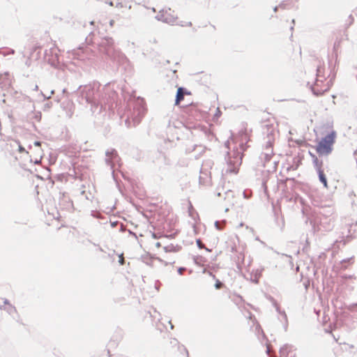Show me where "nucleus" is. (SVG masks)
<instances>
[{"instance_id":"nucleus-1","label":"nucleus","mask_w":357,"mask_h":357,"mask_svg":"<svg viewBox=\"0 0 357 357\" xmlns=\"http://www.w3.org/2000/svg\"><path fill=\"white\" fill-rule=\"evenodd\" d=\"M77 100L80 104H89L94 113H100L106 105L112 104L116 98V93L109 86L100 87L98 82L79 86L77 90Z\"/></svg>"},{"instance_id":"nucleus-2","label":"nucleus","mask_w":357,"mask_h":357,"mask_svg":"<svg viewBox=\"0 0 357 357\" xmlns=\"http://www.w3.org/2000/svg\"><path fill=\"white\" fill-rule=\"evenodd\" d=\"M114 40L110 37L102 39L99 44L100 52L117 64H125L128 62V58L119 50L114 47Z\"/></svg>"},{"instance_id":"nucleus-3","label":"nucleus","mask_w":357,"mask_h":357,"mask_svg":"<svg viewBox=\"0 0 357 357\" xmlns=\"http://www.w3.org/2000/svg\"><path fill=\"white\" fill-rule=\"evenodd\" d=\"M129 109L127 112V119L125 121L127 127L136 126L138 125L144 116L146 109L143 100L138 99L132 105H129Z\"/></svg>"},{"instance_id":"nucleus-4","label":"nucleus","mask_w":357,"mask_h":357,"mask_svg":"<svg viewBox=\"0 0 357 357\" xmlns=\"http://www.w3.org/2000/svg\"><path fill=\"white\" fill-rule=\"evenodd\" d=\"M335 136L336 132L332 131L321 138L316 148V151L319 155H328L332 152Z\"/></svg>"},{"instance_id":"nucleus-5","label":"nucleus","mask_w":357,"mask_h":357,"mask_svg":"<svg viewBox=\"0 0 357 357\" xmlns=\"http://www.w3.org/2000/svg\"><path fill=\"white\" fill-rule=\"evenodd\" d=\"M242 158L243 153L238 150L234 151L232 156H231L230 153L227 152V157L225 158L227 167L225 169H223L225 174H237L238 171V167L242 163Z\"/></svg>"},{"instance_id":"nucleus-6","label":"nucleus","mask_w":357,"mask_h":357,"mask_svg":"<svg viewBox=\"0 0 357 357\" xmlns=\"http://www.w3.org/2000/svg\"><path fill=\"white\" fill-rule=\"evenodd\" d=\"M324 68H322L321 66H317V79L315 81L314 86H311V89L312 93L317 96H321L322 95L325 91L328 90V88H319V82H323L325 80V75L324 74Z\"/></svg>"},{"instance_id":"nucleus-7","label":"nucleus","mask_w":357,"mask_h":357,"mask_svg":"<svg viewBox=\"0 0 357 357\" xmlns=\"http://www.w3.org/2000/svg\"><path fill=\"white\" fill-rule=\"evenodd\" d=\"M277 133L278 132L273 125H266L263 128V135L265 136L264 143L273 144Z\"/></svg>"},{"instance_id":"nucleus-8","label":"nucleus","mask_w":357,"mask_h":357,"mask_svg":"<svg viewBox=\"0 0 357 357\" xmlns=\"http://www.w3.org/2000/svg\"><path fill=\"white\" fill-rule=\"evenodd\" d=\"M105 163L107 166H109L112 169L114 166V163L118 162L119 157L117 151L114 149H107L105 152Z\"/></svg>"},{"instance_id":"nucleus-9","label":"nucleus","mask_w":357,"mask_h":357,"mask_svg":"<svg viewBox=\"0 0 357 357\" xmlns=\"http://www.w3.org/2000/svg\"><path fill=\"white\" fill-rule=\"evenodd\" d=\"M166 9L167 13H165V20H164V23L168 24H174L178 17L174 14V11L172 10L170 8H165Z\"/></svg>"},{"instance_id":"nucleus-10","label":"nucleus","mask_w":357,"mask_h":357,"mask_svg":"<svg viewBox=\"0 0 357 357\" xmlns=\"http://www.w3.org/2000/svg\"><path fill=\"white\" fill-rule=\"evenodd\" d=\"M186 112L195 120H198L202 117L200 112L197 109V107L195 105H191L187 108Z\"/></svg>"},{"instance_id":"nucleus-11","label":"nucleus","mask_w":357,"mask_h":357,"mask_svg":"<svg viewBox=\"0 0 357 357\" xmlns=\"http://www.w3.org/2000/svg\"><path fill=\"white\" fill-rule=\"evenodd\" d=\"M188 92L183 87H179L176 91L175 105H178L181 101L183 100L184 96Z\"/></svg>"},{"instance_id":"nucleus-12","label":"nucleus","mask_w":357,"mask_h":357,"mask_svg":"<svg viewBox=\"0 0 357 357\" xmlns=\"http://www.w3.org/2000/svg\"><path fill=\"white\" fill-rule=\"evenodd\" d=\"M310 154L312 159L313 166H314L315 170L317 171V172H319V170H323L322 169V166H323L322 160H319L314 154H312L311 153H310Z\"/></svg>"},{"instance_id":"nucleus-13","label":"nucleus","mask_w":357,"mask_h":357,"mask_svg":"<svg viewBox=\"0 0 357 357\" xmlns=\"http://www.w3.org/2000/svg\"><path fill=\"white\" fill-rule=\"evenodd\" d=\"M271 299H272V301H273V305L275 307L276 311L283 317V318H284V319L285 321L284 328H285V329H287V316L285 312L284 311H281L280 308V306L278 305L277 302L273 298Z\"/></svg>"},{"instance_id":"nucleus-14","label":"nucleus","mask_w":357,"mask_h":357,"mask_svg":"<svg viewBox=\"0 0 357 357\" xmlns=\"http://www.w3.org/2000/svg\"><path fill=\"white\" fill-rule=\"evenodd\" d=\"M317 173L318 174L319 181L324 185V188H328L327 178L324 170H319Z\"/></svg>"},{"instance_id":"nucleus-15","label":"nucleus","mask_w":357,"mask_h":357,"mask_svg":"<svg viewBox=\"0 0 357 357\" xmlns=\"http://www.w3.org/2000/svg\"><path fill=\"white\" fill-rule=\"evenodd\" d=\"M273 155V144H269L268 143H265V147L264 149L263 152L261 153V155Z\"/></svg>"},{"instance_id":"nucleus-16","label":"nucleus","mask_w":357,"mask_h":357,"mask_svg":"<svg viewBox=\"0 0 357 357\" xmlns=\"http://www.w3.org/2000/svg\"><path fill=\"white\" fill-rule=\"evenodd\" d=\"M73 56L78 60H84L86 58L84 52L81 48H79L77 50H74Z\"/></svg>"},{"instance_id":"nucleus-17","label":"nucleus","mask_w":357,"mask_h":357,"mask_svg":"<svg viewBox=\"0 0 357 357\" xmlns=\"http://www.w3.org/2000/svg\"><path fill=\"white\" fill-rule=\"evenodd\" d=\"M165 13H167L166 9H161L158 13L155 15V19L158 21L162 22L164 23V20H165Z\"/></svg>"},{"instance_id":"nucleus-18","label":"nucleus","mask_w":357,"mask_h":357,"mask_svg":"<svg viewBox=\"0 0 357 357\" xmlns=\"http://www.w3.org/2000/svg\"><path fill=\"white\" fill-rule=\"evenodd\" d=\"M180 248H181V247L178 246V245L174 246L172 244L164 247V250L166 252H178Z\"/></svg>"},{"instance_id":"nucleus-19","label":"nucleus","mask_w":357,"mask_h":357,"mask_svg":"<svg viewBox=\"0 0 357 357\" xmlns=\"http://www.w3.org/2000/svg\"><path fill=\"white\" fill-rule=\"evenodd\" d=\"M290 345L289 344H284L282 347L280 349V353L282 356H285L287 354L288 349L290 348Z\"/></svg>"},{"instance_id":"nucleus-20","label":"nucleus","mask_w":357,"mask_h":357,"mask_svg":"<svg viewBox=\"0 0 357 357\" xmlns=\"http://www.w3.org/2000/svg\"><path fill=\"white\" fill-rule=\"evenodd\" d=\"M225 220H223L222 222H219V221H215V227L218 230H222L223 229V227H225Z\"/></svg>"},{"instance_id":"nucleus-21","label":"nucleus","mask_w":357,"mask_h":357,"mask_svg":"<svg viewBox=\"0 0 357 357\" xmlns=\"http://www.w3.org/2000/svg\"><path fill=\"white\" fill-rule=\"evenodd\" d=\"M273 155H260V159L263 161L264 160V167L266 166V163L269 162L271 159Z\"/></svg>"},{"instance_id":"nucleus-22","label":"nucleus","mask_w":357,"mask_h":357,"mask_svg":"<svg viewBox=\"0 0 357 357\" xmlns=\"http://www.w3.org/2000/svg\"><path fill=\"white\" fill-rule=\"evenodd\" d=\"M348 309L351 311V312H357V303H353V304H351Z\"/></svg>"},{"instance_id":"nucleus-23","label":"nucleus","mask_w":357,"mask_h":357,"mask_svg":"<svg viewBox=\"0 0 357 357\" xmlns=\"http://www.w3.org/2000/svg\"><path fill=\"white\" fill-rule=\"evenodd\" d=\"M197 245L199 248L202 249L204 248V244L202 242L200 239H197L196 241Z\"/></svg>"},{"instance_id":"nucleus-24","label":"nucleus","mask_w":357,"mask_h":357,"mask_svg":"<svg viewBox=\"0 0 357 357\" xmlns=\"http://www.w3.org/2000/svg\"><path fill=\"white\" fill-rule=\"evenodd\" d=\"M223 286V284L220 280H216V282L215 284V287L217 289H220Z\"/></svg>"},{"instance_id":"nucleus-25","label":"nucleus","mask_w":357,"mask_h":357,"mask_svg":"<svg viewBox=\"0 0 357 357\" xmlns=\"http://www.w3.org/2000/svg\"><path fill=\"white\" fill-rule=\"evenodd\" d=\"M41 113L40 112H38L35 114V116L34 118L38 121H39L40 119H41Z\"/></svg>"},{"instance_id":"nucleus-26","label":"nucleus","mask_w":357,"mask_h":357,"mask_svg":"<svg viewBox=\"0 0 357 357\" xmlns=\"http://www.w3.org/2000/svg\"><path fill=\"white\" fill-rule=\"evenodd\" d=\"M54 93V90H52L51 92H50V95H52ZM41 94L43 95V96L44 97L45 99H49L51 98V96H46L45 94H43V93H41Z\"/></svg>"},{"instance_id":"nucleus-27","label":"nucleus","mask_w":357,"mask_h":357,"mask_svg":"<svg viewBox=\"0 0 357 357\" xmlns=\"http://www.w3.org/2000/svg\"><path fill=\"white\" fill-rule=\"evenodd\" d=\"M186 270L185 268L184 267H180L178 268V273L180 274V275H182L183 274V272L185 271Z\"/></svg>"},{"instance_id":"nucleus-28","label":"nucleus","mask_w":357,"mask_h":357,"mask_svg":"<svg viewBox=\"0 0 357 357\" xmlns=\"http://www.w3.org/2000/svg\"><path fill=\"white\" fill-rule=\"evenodd\" d=\"M240 149H241V151H244L246 149V145L243 144V143L241 144H240Z\"/></svg>"},{"instance_id":"nucleus-29","label":"nucleus","mask_w":357,"mask_h":357,"mask_svg":"<svg viewBox=\"0 0 357 357\" xmlns=\"http://www.w3.org/2000/svg\"><path fill=\"white\" fill-rule=\"evenodd\" d=\"M119 261L120 264H121V265H123L124 264L125 260H124L123 257H122V255L120 256V259H119Z\"/></svg>"},{"instance_id":"nucleus-30","label":"nucleus","mask_w":357,"mask_h":357,"mask_svg":"<svg viewBox=\"0 0 357 357\" xmlns=\"http://www.w3.org/2000/svg\"><path fill=\"white\" fill-rule=\"evenodd\" d=\"M243 196L245 198L248 199L250 197V195L247 192L246 190L243 192Z\"/></svg>"},{"instance_id":"nucleus-31","label":"nucleus","mask_w":357,"mask_h":357,"mask_svg":"<svg viewBox=\"0 0 357 357\" xmlns=\"http://www.w3.org/2000/svg\"><path fill=\"white\" fill-rule=\"evenodd\" d=\"M19 151L21 152V153L22 152H25V149H24V148L22 146L19 145Z\"/></svg>"},{"instance_id":"nucleus-32","label":"nucleus","mask_w":357,"mask_h":357,"mask_svg":"<svg viewBox=\"0 0 357 357\" xmlns=\"http://www.w3.org/2000/svg\"><path fill=\"white\" fill-rule=\"evenodd\" d=\"M115 6L116 8H122L123 7V3L121 2H118V3H116Z\"/></svg>"},{"instance_id":"nucleus-33","label":"nucleus","mask_w":357,"mask_h":357,"mask_svg":"<svg viewBox=\"0 0 357 357\" xmlns=\"http://www.w3.org/2000/svg\"><path fill=\"white\" fill-rule=\"evenodd\" d=\"M34 145H35V146H40V142L36 141V142H34Z\"/></svg>"},{"instance_id":"nucleus-34","label":"nucleus","mask_w":357,"mask_h":357,"mask_svg":"<svg viewBox=\"0 0 357 357\" xmlns=\"http://www.w3.org/2000/svg\"><path fill=\"white\" fill-rule=\"evenodd\" d=\"M129 233H130L131 235L134 236L135 238H137V236H136L135 233H134V232H132V231H129Z\"/></svg>"},{"instance_id":"nucleus-35","label":"nucleus","mask_w":357,"mask_h":357,"mask_svg":"<svg viewBox=\"0 0 357 357\" xmlns=\"http://www.w3.org/2000/svg\"><path fill=\"white\" fill-rule=\"evenodd\" d=\"M114 23V21L113 20H110V22H109L110 26H113Z\"/></svg>"},{"instance_id":"nucleus-36","label":"nucleus","mask_w":357,"mask_h":357,"mask_svg":"<svg viewBox=\"0 0 357 357\" xmlns=\"http://www.w3.org/2000/svg\"><path fill=\"white\" fill-rule=\"evenodd\" d=\"M8 53L13 54L15 53V51L13 50H10Z\"/></svg>"},{"instance_id":"nucleus-37","label":"nucleus","mask_w":357,"mask_h":357,"mask_svg":"<svg viewBox=\"0 0 357 357\" xmlns=\"http://www.w3.org/2000/svg\"><path fill=\"white\" fill-rule=\"evenodd\" d=\"M211 161H208V162H205V164H204V165H211Z\"/></svg>"},{"instance_id":"nucleus-38","label":"nucleus","mask_w":357,"mask_h":357,"mask_svg":"<svg viewBox=\"0 0 357 357\" xmlns=\"http://www.w3.org/2000/svg\"><path fill=\"white\" fill-rule=\"evenodd\" d=\"M169 324H170V328H171V329H173V328H174V326H173V324L171 323V321H169Z\"/></svg>"},{"instance_id":"nucleus-39","label":"nucleus","mask_w":357,"mask_h":357,"mask_svg":"<svg viewBox=\"0 0 357 357\" xmlns=\"http://www.w3.org/2000/svg\"><path fill=\"white\" fill-rule=\"evenodd\" d=\"M107 3H108L109 6H114V3H113V2H112V1L107 2Z\"/></svg>"},{"instance_id":"nucleus-40","label":"nucleus","mask_w":357,"mask_h":357,"mask_svg":"<svg viewBox=\"0 0 357 357\" xmlns=\"http://www.w3.org/2000/svg\"><path fill=\"white\" fill-rule=\"evenodd\" d=\"M204 249H205L208 252H211V250L208 249V248H206L205 246H204Z\"/></svg>"},{"instance_id":"nucleus-41","label":"nucleus","mask_w":357,"mask_h":357,"mask_svg":"<svg viewBox=\"0 0 357 357\" xmlns=\"http://www.w3.org/2000/svg\"><path fill=\"white\" fill-rule=\"evenodd\" d=\"M38 89V85H35L33 90L37 91Z\"/></svg>"},{"instance_id":"nucleus-42","label":"nucleus","mask_w":357,"mask_h":357,"mask_svg":"<svg viewBox=\"0 0 357 357\" xmlns=\"http://www.w3.org/2000/svg\"><path fill=\"white\" fill-rule=\"evenodd\" d=\"M151 11H153V13H155L156 12V10L155 8H151Z\"/></svg>"},{"instance_id":"nucleus-43","label":"nucleus","mask_w":357,"mask_h":357,"mask_svg":"<svg viewBox=\"0 0 357 357\" xmlns=\"http://www.w3.org/2000/svg\"><path fill=\"white\" fill-rule=\"evenodd\" d=\"M3 56H6V55L9 54V53L8 52H3Z\"/></svg>"},{"instance_id":"nucleus-44","label":"nucleus","mask_w":357,"mask_h":357,"mask_svg":"<svg viewBox=\"0 0 357 357\" xmlns=\"http://www.w3.org/2000/svg\"><path fill=\"white\" fill-rule=\"evenodd\" d=\"M62 93H67L66 89H63Z\"/></svg>"},{"instance_id":"nucleus-45","label":"nucleus","mask_w":357,"mask_h":357,"mask_svg":"<svg viewBox=\"0 0 357 357\" xmlns=\"http://www.w3.org/2000/svg\"><path fill=\"white\" fill-rule=\"evenodd\" d=\"M185 352H186L187 356H188V357H189L188 351L186 349H185Z\"/></svg>"},{"instance_id":"nucleus-46","label":"nucleus","mask_w":357,"mask_h":357,"mask_svg":"<svg viewBox=\"0 0 357 357\" xmlns=\"http://www.w3.org/2000/svg\"><path fill=\"white\" fill-rule=\"evenodd\" d=\"M263 186L264 187V190H266V186L264 183H263Z\"/></svg>"},{"instance_id":"nucleus-47","label":"nucleus","mask_w":357,"mask_h":357,"mask_svg":"<svg viewBox=\"0 0 357 357\" xmlns=\"http://www.w3.org/2000/svg\"><path fill=\"white\" fill-rule=\"evenodd\" d=\"M121 230L123 231V225H121Z\"/></svg>"},{"instance_id":"nucleus-48","label":"nucleus","mask_w":357,"mask_h":357,"mask_svg":"<svg viewBox=\"0 0 357 357\" xmlns=\"http://www.w3.org/2000/svg\"><path fill=\"white\" fill-rule=\"evenodd\" d=\"M277 10H278V7L276 6L274 8V11L276 12Z\"/></svg>"},{"instance_id":"nucleus-49","label":"nucleus","mask_w":357,"mask_h":357,"mask_svg":"<svg viewBox=\"0 0 357 357\" xmlns=\"http://www.w3.org/2000/svg\"><path fill=\"white\" fill-rule=\"evenodd\" d=\"M188 26H191L192 25V23L190 22H188Z\"/></svg>"},{"instance_id":"nucleus-50","label":"nucleus","mask_w":357,"mask_h":357,"mask_svg":"<svg viewBox=\"0 0 357 357\" xmlns=\"http://www.w3.org/2000/svg\"><path fill=\"white\" fill-rule=\"evenodd\" d=\"M156 246H158V247L160 246V243H156Z\"/></svg>"},{"instance_id":"nucleus-51","label":"nucleus","mask_w":357,"mask_h":357,"mask_svg":"<svg viewBox=\"0 0 357 357\" xmlns=\"http://www.w3.org/2000/svg\"><path fill=\"white\" fill-rule=\"evenodd\" d=\"M38 162H39V160H36L35 161V163H36V164H37V163H38Z\"/></svg>"},{"instance_id":"nucleus-52","label":"nucleus","mask_w":357,"mask_h":357,"mask_svg":"<svg viewBox=\"0 0 357 357\" xmlns=\"http://www.w3.org/2000/svg\"><path fill=\"white\" fill-rule=\"evenodd\" d=\"M46 106H47V107H50V105L49 104H47V105H46Z\"/></svg>"}]
</instances>
